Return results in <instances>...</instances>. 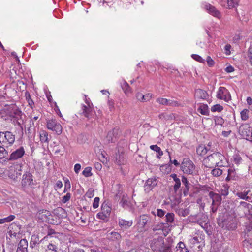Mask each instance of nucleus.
<instances>
[{
    "instance_id": "obj_44",
    "label": "nucleus",
    "mask_w": 252,
    "mask_h": 252,
    "mask_svg": "<svg viewBox=\"0 0 252 252\" xmlns=\"http://www.w3.org/2000/svg\"><path fill=\"white\" fill-rule=\"evenodd\" d=\"M249 110L247 109H244L240 113L241 118L243 121H246L249 118Z\"/></svg>"
},
{
    "instance_id": "obj_39",
    "label": "nucleus",
    "mask_w": 252,
    "mask_h": 252,
    "mask_svg": "<svg viewBox=\"0 0 252 252\" xmlns=\"http://www.w3.org/2000/svg\"><path fill=\"white\" fill-rule=\"evenodd\" d=\"M40 139L42 142H48V133L45 130H41L40 132Z\"/></svg>"
},
{
    "instance_id": "obj_57",
    "label": "nucleus",
    "mask_w": 252,
    "mask_h": 252,
    "mask_svg": "<svg viewBox=\"0 0 252 252\" xmlns=\"http://www.w3.org/2000/svg\"><path fill=\"white\" fill-rule=\"evenodd\" d=\"M201 239V237H199L195 236L193 238L190 239L189 240V241L191 244H199L200 242L199 240Z\"/></svg>"
},
{
    "instance_id": "obj_30",
    "label": "nucleus",
    "mask_w": 252,
    "mask_h": 252,
    "mask_svg": "<svg viewBox=\"0 0 252 252\" xmlns=\"http://www.w3.org/2000/svg\"><path fill=\"white\" fill-rule=\"evenodd\" d=\"M197 111L203 115H209V107L207 104H201L197 109Z\"/></svg>"
},
{
    "instance_id": "obj_62",
    "label": "nucleus",
    "mask_w": 252,
    "mask_h": 252,
    "mask_svg": "<svg viewBox=\"0 0 252 252\" xmlns=\"http://www.w3.org/2000/svg\"><path fill=\"white\" fill-rule=\"evenodd\" d=\"M216 124L222 125L224 123V120L221 117H217L215 119Z\"/></svg>"
},
{
    "instance_id": "obj_56",
    "label": "nucleus",
    "mask_w": 252,
    "mask_h": 252,
    "mask_svg": "<svg viewBox=\"0 0 252 252\" xmlns=\"http://www.w3.org/2000/svg\"><path fill=\"white\" fill-rule=\"evenodd\" d=\"M71 187L70 181L68 179L64 180V192L70 190Z\"/></svg>"
},
{
    "instance_id": "obj_12",
    "label": "nucleus",
    "mask_w": 252,
    "mask_h": 252,
    "mask_svg": "<svg viewBox=\"0 0 252 252\" xmlns=\"http://www.w3.org/2000/svg\"><path fill=\"white\" fill-rule=\"evenodd\" d=\"M182 182L184 186L182 187L181 191L183 192L184 196H187L189 195L190 197H192L193 193L189 192V189L192 185L188 181L187 178L184 175L182 176Z\"/></svg>"
},
{
    "instance_id": "obj_2",
    "label": "nucleus",
    "mask_w": 252,
    "mask_h": 252,
    "mask_svg": "<svg viewBox=\"0 0 252 252\" xmlns=\"http://www.w3.org/2000/svg\"><path fill=\"white\" fill-rule=\"evenodd\" d=\"M25 155V150L23 146H20L18 149L13 151L10 155L2 161L3 164L9 162L11 164L10 167L17 166L21 167L22 162L20 159Z\"/></svg>"
},
{
    "instance_id": "obj_59",
    "label": "nucleus",
    "mask_w": 252,
    "mask_h": 252,
    "mask_svg": "<svg viewBox=\"0 0 252 252\" xmlns=\"http://www.w3.org/2000/svg\"><path fill=\"white\" fill-rule=\"evenodd\" d=\"M100 198L98 197H96L94 199L93 203V207L94 208L96 209L98 207L99 204Z\"/></svg>"
},
{
    "instance_id": "obj_48",
    "label": "nucleus",
    "mask_w": 252,
    "mask_h": 252,
    "mask_svg": "<svg viewBox=\"0 0 252 252\" xmlns=\"http://www.w3.org/2000/svg\"><path fill=\"white\" fill-rule=\"evenodd\" d=\"M127 198V195L126 194H123L121 199V201L120 202V204L121 205L122 207L123 208L125 207L126 206H128V202L126 199Z\"/></svg>"
},
{
    "instance_id": "obj_25",
    "label": "nucleus",
    "mask_w": 252,
    "mask_h": 252,
    "mask_svg": "<svg viewBox=\"0 0 252 252\" xmlns=\"http://www.w3.org/2000/svg\"><path fill=\"white\" fill-rule=\"evenodd\" d=\"M238 178L235 170L233 168H230L227 170V176L225 178L226 182H229L230 180H236Z\"/></svg>"
},
{
    "instance_id": "obj_3",
    "label": "nucleus",
    "mask_w": 252,
    "mask_h": 252,
    "mask_svg": "<svg viewBox=\"0 0 252 252\" xmlns=\"http://www.w3.org/2000/svg\"><path fill=\"white\" fill-rule=\"evenodd\" d=\"M219 226L228 230H234L237 228V220L233 215L226 214L220 219L217 220Z\"/></svg>"
},
{
    "instance_id": "obj_64",
    "label": "nucleus",
    "mask_w": 252,
    "mask_h": 252,
    "mask_svg": "<svg viewBox=\"0 0 252 252\" xmlns=\"http://www.w3.org/2000/svg\"><path fill=\"white\" fill-rule=\"evenodd\" d=\"M252 188H250L248 191V195H247V197L248 198L247 201L252 202Z\"/></svg>"
},
{
    "instance_id": "obj_31",
    "label": "nucleus",
    "mask_w": 252,
    "mask_h": 252,
    "mask_svg": "<svg viewBox=\"0 0 252 252\" xmlns=\"http://www.w3.org/2000/svg\"><path fill=\"white\" fill-rule=\"evenodd\" d=\"M111 210V207L108 205V202L105 200L101 205V212L110 215Z\"/></svg>"
},
{
    "instance_id": "obj_43",
    "label": "nucleus",
    "mask_w": 252,
    "mask_h": 252,
    "mask_svg": "<svg viewBox=\"0 0 252 252\" xmlns=\"http://www.w3.org/2000/svg\"><path fill=\"white\" fill-rule=\"evenodd\" d=\"M25 97L30 106L31 108H32L33 106L34 105V103L32 99L31 98L30 94L29 92L26 91L25 92Z\"/></svg>"
},
{
    "instance_id": "obj_4",
    "label": "nucleus",
    "mask_w": 252,
    "mask_h": 252,
    "mask_svg": "<svg viewBox=\"0 0 252 252\" xmlns=\"http://www.w3.org/2000/svg\"><path fill=\"white\" fill-rule=\"evenodd\" d=\"M225 159V157L220 152H214L213 154L207 156L204 160L206 165L205 167L211 168L212 165H215V166L222 167L223 165V160Z\"/></svg>"
},
{
    "instance_id": "obj_26",
    "label": "nucleus",
    "mask_w": 252,
    "mask_h": 252,
    "mask_svg": "<svg viewBox=\"0 0 252 252\" xmlns=\"http://www.w3.org/2000/svg\"><path fill=\"white\" fill-rule=\"evenodd\" d=\"M158 117L161 121H164L173 120L175 119L176 116L174 113H162L158 115Z\"/></svg>"
},
{
    "instance_id": "obj_28",
    "label": "nucleus",
    "mask_w": 252,
    "mask_h": 252,
    "mask_svg": "<svg viewBox=\"0 0 252 252\" xmlns=\"http://www.w3.org/2000/svg\"><path fill=\"white\" fill-rule=\"evenodd\" d=\"M45 228H46V231H47V235L44 237L38 243H42L43 241L47 240V238L49 236H52V235L55 234L57 233L55 230L51 228L50 226L46 225Z\"/></svg>"
},
{
    "instance_id": "obj_51",
    "label": "nucleus",
    "mask_w": 252,
    "mask_h": 252,
    "mask_svg": "<svg viewBox=\"0 0 252 252\" xmlns=\"http://www.w3.org/2000/svg\"><path fill=\"white\" fill-rule=\"evenodd\" d=\"M191 57L195 60V61L201 63H205V60H204L200 56L197 55V54H192Z\"/></svg>"
},
{
    "instance_id": "obj_15",
    "label": "nucleus",
    "mask_w": 252,
    "mask_h": 252,
    "mask_svg": "<svg viewBox=\"0 0 252 252\" xmlns=\"http://www.w3.org/2000/svg\"><path fill=\"white\" fill-rule=\"evenodd\" d=\"M153 244L155 250L159 252L166 245V243H165L164 238L162 236H158L153 239Z\"/></svg>"
},
{
    "instance_id": "obj_61",
    "label": "nucleus",
    "mask_w": 252,
    "mask_h": 252,
    "mask_svg": "<svg viewBox=\"0 0 252 252\" xmlns=\"http://www.w3.org/2000/svg\"><path fill=\"white\" fill-rule=\"evenodd\" d=\"M71 197V194L70 193H67L65 195H64L62 200V201L63 203H65L67 201H68Z\"/></svg>"
},
{
    "instance_id": "obj_37",
    "label": "nucleus",
    "mask_w": 252,
    "mask_h": 252,
    "mask_svg": "<svg viewBox=\"0 0 252 252\" xmlns=\"http://www.w3.org/2000/svg\"><path fill=\"white\" fill-rule=\"evenodd\" d=\"M150 149L157 153H158V155L157 156V158H160V157L163 155V152L161 150L160 148L158 147L157 145H152L150 147Z\"/></svg>"
},
{
    "instance_id": "obj_27",
    "label": "nucleus",
    "mask_w": 252,
    "mask_h": 252,
    "mask_svg": "<svg viewBox=\"0 0 252 252\" xmlns=\"http://www.w3.org/2000/svg\"><path fill=\"white\" fill-rule=\"evenodd\" d=\"M93 110V106L92 105H85L84 104L82 105V110H83V115L87 118H90L91 113L92 112Z\"/></svg>"
},
{
    "instance_id": "obj_60",
    "label": "nucleus",
    "mask_w": 252,
    "mask_h": 252,
    "mask_svg": "<svg viewBox=\"0 0 252 252\" xmlns=\"http://www.w3.org/2000/svg\"><path fill=\"white\" fill-rule=\"evenodd\" d=\"M206 62L207 63L209 67L213 66L215 64V62L214 60L209 56L207 57Z\"/></svg>"
},
{
    "instance_id": "obj_49",
    "label": "nucleus",
    "mask_w": 252,
    "mask_h": 252,
    "mask_svg": "<svg viewBox=\"0 0 252 252\" xmlns=\"http://www.w3.org/2000/svg\"><path fill=\"white\" fill-rule=\"evenodd\" d=\"M160 252H172V245L170 243H166L163 248L159 251Z\"/></svg>"
},
{
    "instance_id": "obj_50",
    "label": "nucleus",
    "mask_w": 252,
    "mask_h": 252,
    "mask_svg": "<svg viewBox=\"0 0 252 252\" xmlns=\"http://www.w3.org/2000/svg\"><path fill=\"white\" fill-rule=\"evenodd\" d=\"M177 213L179 216L186 217L189 214V210L187 209L180 208L177 210Z\"/></svg>"
},
{
    "instance_id": "obj_47",
    "label": "nucleus",
    "mask_w": 252,
    "mask_h": 252,
    "mask_svg": "<svg viewBox=\"0 0 252 252\" xmlns=\"http://www.w3.org/2000/svg\"><path fill=\"white\" fill-rule=\"evenodd\" d=\"M223 109V106L219 104L214 105L211 108V110L213 112H220L221 111H222Z\"/></svg>"
},
{
    "instance_id": "obj_13",
    "label": "nucleus",
    "mask_w": 252,
    "mask_h": 252,
    "mask_svg": "<svg viewBox=\"0 0 252 252\" xmlns=\"http://www.w3.org/2000/svg\"><path fill=\"white\" fill-rule=\"evenodd\" d=\"M158 180L155 176L148 178L144 184V190L146 192H149L151 191L158 184Z\"/></svg>"
},
{
    "instance_id": "obj_36",
    "label": "nucleus",
    "mask_w": 252,
    "mask_h": 252,
    "mask_svg": "<svg viewBox=\"0 0 252 252\" xmlns=\"http://www.w3.org/2000/svg\"><path fill=\"white\" fill-rule=\"evenodd\" d=\"M96 217L98 219L103 220L104 222H107L109 221L110 215L101 212L97 214Z\"/></svg>"
},
{
    "instance_id": "obj_18",
    "label": "nucleus",
    "mask_w": 252,
    "mask_h": 252,
    "mask_svg": "<svg viewBox=\"0 0 252 252\" xmlns=\"http://www.w3.org/2000/svg\"><path fill=\"white\" fill-rule=\"evenodd\" d=\"M209 196L212 200V205L218 206L221 204L222 198L219 193L210 191L209 193Z\"/></svg>"
},
{
    "instance_id": "obj_42",
    "label": "nucleus",
    "mask_w": 252,
    "mask_h": 252,
    "mask_svg": "<svg viewBox=\"0 0 252 252\" xmlns=\"http://www.w3.org/2000/svg\"><path fill=\"white\" fill-rule=\"evenodd\" d=\"M223 172V170L220 169L219 168H215L212 170L211 174L214 177H219L222 174Z\"/></svg>"
},
{
    "instance_id": "obj_58",
    "label": "nucleus",
    "mask_w": 252,
    "mask_h": 252,
    "mask_svg": "<svg viewBox=\"0 0 252 252\" xmlns=\"http://www.w3.org/2000/svg\"><path fill=\"white\" fill-rule=\"evenodd\" d=\"M135 97L137 100L140 101L141 102H144V95L142 93H140V92L136 93V95H135Z\"/></svg>"
},
{
    "instance_id": "obj_17",
    "label": "nucleus",
    "mask_w": 252,
    "mask_h": 252,
    "mask_svg": "<svg viewBox=\"0 0 252 252\" xmlns=\"http://www.w3.org/2000/svg\"><path fill=\"white\" fill-rule=\"evenodd\" d=\"M194 97L197 99L207 100L209 95L206 91L201 89H196L195 90Z\"/></svg>"
},
{
    "instance_id": "obj_55",
    "label": "nucleus",
    "mask_w": 252,
    "mask_h": 252,
    "mask_svg": "<svg viewBox=\"0 0 252 252\" xmlns=\"http://www.w3.org/2000/svg\"><path fill=\"white\" fill-rule=\"evenodd\" d=\"M181 187V181L180 179L175 181V184L173 186L174 190L175 192L179 189Z\"/></svg>"
},
{
    "instance_id": "obj_10",
    "label": "nucleus",
    "mask_w": 252,
    "mask_h": 252,
    "mask_svg": "<svg viewBox=\"0 0 252 252\" xmlns=\"http://www.w3.org/2000/svg\"><path fill=\"white\" fill-rule=\"evenodd\" d=\"M121 131L118 127H115L108 131L106 137L108 143H115L120 136Z\"/></svg>"
},
{
    "instance_id": "obj_32",
    "label": "nucleus",
    "mask_w": 252,
    "mask_h": 252,
    "mask_svg": "<svg viewBox=\"0 0 252 252\" xmlns=\"http://www.w3.org/2000/svg\"><path fill=\"white\" fill-rule=\"evenodd\" d=\"M126 160L124 158V154L123 153H119L116 155V163L119 165H121L122 164H124Z\"/></svg>"
},
{
    "instance_id": "obj_45",
    "label": "nucleus",
    "mask_w": 252,
    "mask_h": 252,
    "mask_svg": "<svg viewBox=\"0 0 252 252\" xmlns=\"http://www.w3.org/2000/svg\"><path fill=\"white\" fill-rule=\"evenodd\" d=\"M57 247L55 245L52 243H49L47 246L45 252H57Z\"/></svg>"
},
{
    "instance_id": "obj_24",
    "label": "nucleus",
    "mask_w": 252,
    "mask_h": 252,
    "mask_svg": "<svg viewBox=\"0 0 252 252\" xmlns=\"http://www.w3.org/2000/svg\"><path fill=\"white\" fill-rule=\"evenodd\" d=\"M176 252H192L186 245L182 241L179 242L176 247Z\"/></svg>"
},
{
    "instance_id": "obj_29",
    "label": "nucleus",
    "mask_w": 252,
    "mask_h": 252,
    "mask_svg": "<svg viewBox=\"0 0 252 252\" xmlns=\"http://www.w3.org/2000/svg\"><path fill=\"white\" fill-rule=\"evenodd\" d=\"M208 150L204 145L200 144L196 148V153L200 156H203L207 154Z\"/></svg>"
},
{
    "instance_id": "obj_6",
    "label": "nucleus",
    "mask_w": 252,
    "mask_h": 252,
    "mask_svg": "<svg viewBox=\"0 0 252 252\" xmlns=\"http://www.w3.org/2000/svg\"><path fill=\"white\" fill-rule=\"evenodd\" d=\"M238 133L241 138L252 142V128L249 124H243L238 128Z\"/></svg>"
},
{
    "instance_id": "obj_40",
    "label": "nucleus",
    "mask_w": 252,
    "mask_h": 252,
    "mask_svg": "<svg viewBox=\"0 0 252 252\" xmlns=\"http://www.w3.org/2000/svg\"><path fill=\"white\" fill-rule=\"evenodd\" d=\"M121 87L126 94L131 93L130 87L126 81H124L123 83L121 84Z\"/></svg>"
},
{
    "instance_id": "obj_46",
    "label": "nucleus",
    "mask_w": 252,
    "mask_h": 252,
    "mask_svg": "<svg viewBox=\"0 0 252 252\" xmlns=\"http://www.w3.org/2000/svg\"><path fill=\"white\" fill-rule=\"evenodd\" d=\"M92 167H86L82 172V174L85 177H89L92 176L93 174L91 172Z\"/></svg>"
},
{
    "instance_id": "obj_21",
    "label": "nucleus",
    "mask_w": 252,
    "mask_h": 252,
    "mask_svg": "<svg viewBox=\"0 0 252 252\" xmlns=\"http://www.w3.org/2000/svg\"><path fill=\"white\" fill-rule=\"evenodd\" d=\"M118 224L120 227L123 230H126L130 228L133 224L132 220H126L125 219H119Z\"/></svg>"
},
{
    "instance_id": "obj_35",
    "label": "nucleus",
    "mask_w": 252,
    "mask_h": 252,
    "mask_svg": "<svg viewBox=\"0 0 252 252\" xmlns=\"http://www.w3.org/2000/svg\"><path fill=\"white\" fill-rule=\"evenodd\" d=\"M245 229H244V232L245 235H247L249 236V233H251L252 234V221H248L245 223Z\"/></svg>"
},
{
    "instance_id": "obj_53",
    "label": "nucleus",
    "mask_w": 252,
    "mask_h": 252,
    "mask_svg": "<svg viewBox=\"0 0 252 252\" xmlns=\"http://www.w3.org/2000/svg\"><path fill=\"white\" fill-rule=\"evenodd\" d=\"M157 101L160 104L164 105H168L169 100L163 98H158L157 99Z\"/></svg>"
},
{
    "instance_id": "obj_63",
    "label": "nucleus",
    "mask_w": 252,
    "mask_h": 252,
    "mask_svg": "<svg viewBox=\"0 0 252 252\" xmlns=\"http://www.w3.org/2000/svg\"><path fill=\"white\" fill-rule=\"evenodd\" d=\"M85 195L88 198H91L93 197L94 195V190L93 189H89Z\"/></svg>"
},
{
    "instance_id": "obj_54",
    "label": "nucleus",
    "mask_w": 252,
    "mask_h": 252,
    "mask_svg": "<svg viewBox=\"0 0 252 252\" xmlns=\"http://www.w3.org/2000/svg\"><path fill=\"white\" fill-rule=\"evenodd\" d=\"M172 165L169 163L168 164L161 166L160 168L161 170H164V168H165V172L168 173L169 172H171L172 170Z\"/></svg>"
},
{
    "instance_id": "obj_19",
    "label": "nucleus",
    "mask_w": 252,
    "mask_h": 252,
    "mask_svg": "<svg viewBox=\"0 0 252 252\" xmlns=\"http://www.w3.org/2000/svg\"><path fill=\"white\" fill-rule=\"evenodd\" d=\"M205 9L212 16L217 17L218 19H220L221 17L220 12L218 10L215 6L211 5L210 4H206L205 5Z\"/></svg>"
},
{
    "instance_id": "obj_16",
    "label": "nucleus",
    "mask_w": 252,
    "mask_h": 252,
    "mask_svg": "<svg viewBox=\"0 0 252 252\" xmlns=\"http://www.w3.org/2000/svg\"><path fill=\"white\" fill-rule=\"evenodd\" d=\"M51 216V213L49 211L46 209L38 210L36 216L42 222L48 220L49 217Z\"/></svg>"
},
{
    "instance_id": "obj_23",
    "label": "nucleus",
    "mask_w": 252,
    "mask_h": 252,
    "mask_svg": "<svg viewBox=\"0 0 252 252\" xmlns=\"http://www.w3.org/2000/svg\"><path fill=\"white\" fill-rule=\"evenodd\" d=\"M27 247V240L26 239H22L18 243L16 252H28Z\"/></svg>"
},
{
    "instance_id": "obj_34",
    "label": "nucleus",
    "mask_w": 252,
    "mask_h": 252,
    "mask_svg": "<svg viewBox=\"0 0 252 252\" xmlns=\"http://www.w3.org/2000/svg\"><path fill=\"white\" fill-rule=\"evenodd\" d=\"M229 187L227 184L223 185L219 191V194L221 196H223L224 197L226 196L229 193Z\"/></svg>"
},
{
    "instance_id": "obj_5",
    "label": "nucleus",
    "mask_w": 252,
    "mask_h": 252,
    "mask_svg": "<svg viewBox=\"0 0 252 252\" xmlns=\"http://www.w3.org/2000/svg\"><path fill=\"white\" fill-rule=\"evenodd\" d=\"M181 170L184 174L197 175L198 171L193 162L189 158H184L180 165Z\"/></svg>"
},
{
    "instance_id": "obj_11",
    "label": "nucleus",
    "mask_w": 252,
    "mask_h": 252,
    "mask_svg": "<svg viewBox=\"0 0 252 252\" xmlns=\"http://www.w3.org/2000/svg\"><path fill=\"white\" fill-rule=\"evenodd\" d=\"M217 98L228 102L231 99V95L228 90L224 87H220L217 94Z\"/></svg>"
},
{
    "instance_id": "obj_1",
    "label": "nucleus",
    "mask_w": 252,
    "mask_h": 252,
    "mask_svg": "<svg viewBox=\"0 0 252 252\" xmlns=\"http://www.w3.org/2000/svg\"><path fill=\"white\" fill-rule=\"evenodd\" d=\"M6 114L11 118L14 125H17L21 129H23L22 124L24 122L26 116L23 112L15 104L5 106Z\"/></svg>"
},
{
    "instance_id": "obj_14",
    "label": "nucleus",
    "mask_w": 252,
    "mask_h": 252,
    "mask_svg": "<svg viewBox=\"0 0 252 252\" xmlns=\"http://www.w3.org/2000/svg\"><path fill=\"white\" fill-rule=\"evenodd\" d=\"M33 176L30 172H26L22 176V186L26 187L27 186H31L34 184L33 183Z\"/></svg>"
},
{
    "instance_id": "obj_52",
    "label": "nucleus",
    "mask_w": 252,
    "mask_h": 252,
    "mask_svg": "<svg viewBox=\"0 0 252 252\" xmlns=\"http://www.w3.org/2000/svg\"><path fill=\"white\" fill-rule=\"evenodd\" d=\"M233 162L236 164H239L242 161V158L241 156L239 154H234L233 156Z\"/></svg>"
},
{
    "instance_id": "obj_22",
    "label": "nucleus",
    "mask_w": 252,
    "mask_h": 252,
    "mask_svg": "<svg viewBox=\"0 0 252 252\" xmlns=\"http://www.w3.org/2000/svg\"><path fill=\"white\" fill-rule=\"evenodd\" d=\"M52 213L60 219L65 218L67 216L65 210L61 207L54 209Z\"/></svg>"
},
{
    "instance_id": "obj_8",
    "label": "nucleus",
    "mask_w": 252,
    "mask_h": 252,
    "mask_svg": "<svg viewBox=\"0 0 252 252\" xmlns=\"http://www.w3.org/2000/svg\"><path fill=\"white\" fill-rule=\"evenodd\" d=\"M1 145L2 147L11 145L15 140V136L11 131L0 132Z\"/></svg>"
},
{
    "instance_id": "obj_33",
    "label": "nucleus",
    "mask_w": 252,
    "mask_h": 252,
    "mask_svg": "<svg viewBox=\"0 0 252 252\" xmlns=\"http://www.w3.org/2000/svg\"><path fill=\"white\" fill-rule=\"evenodd\" d=\"M165 220L166 224L173 223L174 221V214L173 213H167L165 216Z\"/></svg>"
},
{
    "instance_id": "obj_7",
    "label": "nucleus",
    "mask_w": 252,
    "mask_h": 252,
    "mask_svg": "<svg viewBox=\"0 0 252 252\" xmlns=\"http://www.w3.org/2000/svg\"><path fill=\"white\" fill-rule=\"evenodd\" d=\"M136 226L139 228L140 232L145 231L149 227V224L151 222V218L147 214L140 215L137 219Z\"/></svg>"
},
{
    "instance_id": "obj_20",
    "label": "nucleus",
    "mask_w": 252,
    "mask_h": 252,
    "mask_svg": "<svg viewBox=\"0 0 252 252\" xmlns=\"http://www.w3.org/2000/svg\"><path fill=\"white\" fill-rule=\"evenodd\" d=\"M25 133L27 134L29 139L34 137L35 135V128L34 125V122L32 120L30 121L29 126L25 130Z\"/></svg>"
},
{
    "instance_id": "obj_41",
    "label": "nucleus",
    "mask_w": 252,
    "mask_h": 252,
    "mask_svg": "<svg viewBox=\"0 0 252 252\" xmlns=\"http://www.w3.org/2000/svg\"><path fill=\"white\" fill-rule=\"evenodd\" d=\"M8 152L2 146L0 147V159H4L8 156Z\"/></svg>"
},
{
    "instance_id": "obj_9",
    "label": "nucleus",
    "mask_w": 252,
    "mask_h": 252,
    "mask_svg": "<svg viewBox=\"0 0 252 252\" xmlns=\"http://www.w3.org/2000/svg\"><path fill=\"white\" fill-rule=\"evenodd\" d=\"M47 127L57 134L60 135L63 131V127L61 125L58 123L56 119L52 118L47 120Z\"/></svg>"
},
{
    "instance_id": "obj_38",
    "label": "nucleus",
    "mask_w": 252,
    "mask_h": 252,
    "mask_svg": "<svg viewBox=\"0 0 252 252\" xmlns=\"http://www.w3.org/2000/svg\"><path fill=\"white\" fill-rule=\"evenodd\" d=\"M110 235L111 236L109 238V240L111 241H120L121 239V234L117 232L112 231L111 232Z\"/></svg>"
}]
</instances>
